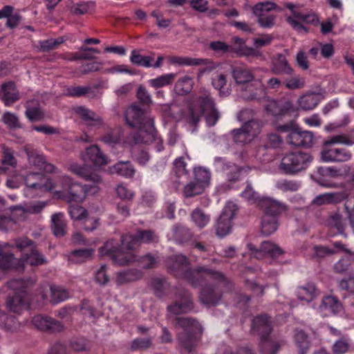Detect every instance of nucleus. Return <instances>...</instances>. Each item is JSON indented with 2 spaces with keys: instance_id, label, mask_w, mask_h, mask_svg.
I'll use <instances>...</instances> for the list:
<instances>
[{
  "instance_id": "393cba45",
  "label": "nucleus",
  "mask_w": 354,
  "mask_h": 354,
  "mask_svg": "<svg viewBox=\"0 0 354 354\" xmlns=\"http://www.w3.org/2000/svg\"><path fill=\"white\" fill-rule=\"evenodd\" d=\"M283 344L281 338L269 335L260 338V351L262 354H276Z\"/></svg>"
},
{
  "instance_id": "3c124183",
  "label": "nucleus",
  "mask_w": 354,
  "mask_h": 354,
  "mask_svg": "<svg viewBox=\"0 0 354 354\" xmlns=\"http://www.w3.org/2000/svg\"><path fill=\"white\" fill-rule=\"evenodd\" d=\"M0 326L8 330H12L17 327L18 321L15 316L9 315L0 310Z\"/></svg>"
},
{
  "instance_id": "de8ad7c7",
  "label": "nucleus",
  "mask_w": 354,
  "mask_h": 354,
  "mask_svg": "<svg viewBox=\"0 0 354 354\" xmlns=\"http://www.w3.org/2000/svg\"><path fill=\"white\" fill-rule=\"evenodd\" d=\"M141 277V273L137 270H129L124 272H120L116 277L117 283L119 285L134 281Z\"/></svg>"
},
{
  "instance_id": "4d7b16f0",
  "label": "nucleus",
  "mask_w": 354,
  "mask_h": 354,
  "mask_svg": "<svg viewBox=\"0 0 354 354\" xmlns=\"http://www.w3.org/2000/svg\"><path fill=\"white\" fill-rule=\"evenodd\" d=\"M205 187L196 181L192 182L187 185L184 189V195L185 197H193L201 194Z\"/></svg>"
},
{
  "instance_id": "49530a36",
  "label": "nucleus",
  "mask_w": 354,
  "mask_h": 354,
  "mask_svg": "<svg viewBox=\"0 0 354 354\" xmlns=\"http://www.w3.org/2000/svg\"><path fill=\"white\" fill-rule=\"evenodd\" d=\"M25 151L27 155L28 162L35 167L41 169V166L44 164V161L46 160L45 157L41 154L37 153L35 150L28 146L25 147Z\"/></svg>"
},
{
  "instance_id": "cd10ccee",
  "label": "nucleus",
  "mask_w": 354,
  "mask_h": 354,
  "mask_svg": "<svg viewBox=\"0 0 354 354\" xmlns=\"http://www.w3.org/2000/svg\"><path fill=\"white\" fill-rule=\"evenodd\" d=\"M271 71L274 75H291L293 73V69L288 64L286 56L283 54H278L272 59Z\"/></svg>"
},
{
  "instance_id": "f704fd0d",
  "label": "nucleus",
  "mask_w": 354,
  "mask_h": 354,
  "mask_svg": "<svg viewBox=\"0 0 354 354\" xmlns=\"http://www.w3.org/2000/svg\"><path fill=\"white\" fill-rule=\"evenodd\" d=\"M51 221L53 234L57 237L63 236L66 233V221L64 214H54L51 217Z\"/></svg>"
},
{
  "instance_id": "6e6552de",
  "label": "nucleus",
  "mask_w": 354,
  "mask_h": 354,
  "mask_svg": "<svg viewBox=\"0 0 354 354\" xmlns=\"http://www.w3.org/2000/svg\"><path fill=\"white\" fill-rule=\"evenodd\" d=\"M9 289L13 290L6 299L7 309L14 313L20 314L24 310L30 308L28 295V283L21 278L14 279L7 283Z\"/></svg>"
},
{
  "instance_id": "a18cd8bd",
  "label": "nucleus",
  "mask_w": 354,
  "mask_h": 354,
  "mask_svg": "<svg viewBox=\"0 0 354 354\" xmlns=\"http://www.w3.org/2000/svg\"><path fill=\"white\" fill-rule=\"evenodd\" d=\"M175 77L176 75L174 73H167L160 75L156 78L151 79L149 82L150 86L154 88H158L171 84Z\"/></svg>"
},
{
  "instance_id": "69168bd1",
  "label": "nucleus",
  "mask_w": 354,
  "mask_h": 354,
  "mask_svg": "<svg viewBox=\"0 0 354 354\" xmlns=\"http://www.w3.org/2000/svg\"><path fill=\"white\" fill-rule=\"evenodd\" d=\"M349 343L346 338L342 337L336 341L333 346V352L334 354H344L348 351Z\"/></svg>"
},
{
  "instance_id": "f257e3e1",
  "label": "nucleus",
  "mask_w": 354,
  "mask_h": 354,
  "mask_svg": "<svg viewBox=\"0 0 354 354\" xmlns=\"http://www.w3.org/2000/svg\"><path fill=\"white\" fill-rule=\"evenodd\" d=\"M157 236L150 230H138L135 234H126L121 236V244L116 240L110 239L99 249L101 256L109 257L115 264L125 266L137 261L132 253L134 248L141 243H149L156 241Z\"/></svg>"
},
{
  "instance_id": "1a4fd4ad",
  "label": "nucleus",
  "mask_w": 354,
  "mask_h": 354,
  "mask_svg": "<svg viewBox=\"0 0 354 354\" xmlns=\"http://www.w3.org/2000/svg\"><path fill=\"white\" fill-rule=\"evenodd\" d=\"M15 245L23 255L20 259L16 258L15 263L17 268H14V270H22L25 264L38 266L46 263L45 257L38 252L37 245L32 240L27 237L19 238L15 239Z\"/></svg>"
},
{
  "instance_id": "0e129e2a",
  "label": "nucleus",
  "mask_w": 354,
  "mask_h": 354,
  "mask_svg": "<svg viewBox=\"0 0 354 354\" xmlns=\"http://www.w3.org/2000/svg\"><path fill=\"white\" fill-rule=\"evenodd\" d=\"M3 121L11 129L21 127L18 117L10 112H6L3 115Z\"/></svg>"
},
{
  "instance_id": "a211bd4d",
  "label": "nucleus",
  "mask_w": 354,
  "mask_h": 354,
  "mask_svg": "<svg viewBox=\"0 0 354 354\" xmlns=\"http://www.w3.org/2000/svg\"><path fill=\"white\" fill-rule=\"evenodd\" d=\"M352 154L346 148L336 147L332 145H324L321 151V158L324 162H346L351 158Z\"/></svg>"
},
{
  "instance_id": "37998d69",
  "label": "nucleus",
  "mask_w": 354,
  "mask_h": 354,
  "mask_svg": "<svg viewBox=\"0 0 354 354\" xmlns=\"http://www.w3.org/2000/svg\"><path fill=\"white\" fill-rule=\"evenodd\" d=\"M195 181L206 187L209 185L211 178L210 171L203 167H196L194 170Z\"/></svg>"
},
{
  "instance_id": "9b49d317",
  "label": "nucleus",
  "mask_w": 354,
  "mask_h": 354,
  "mask_svg": "<svg viewBox=\"0 0 354 354\" xmlns=\"http://www.w3.org/2000/svg\"><path fill=\"white\" fill-rule=\"evenodd\" d=\"M233 77L239 84L245 85L242 97L247 100L259 98L263 93V88L260 81L254 80L252 72L246 68L237 66L232 72Z\"/></svg>"
},
{
  "instance_id": "b1692460",
  "label": "nucleus",
  "mask_w": 354,
  "mask_h": 354,
  "mask_svg": "<svg viewBox=\"0 0 354 354\" xmlns=\"http://www.w3.org/2000/svg\"><path fill=\"white\" fill-rule=\"evenodd\" d=\"M267 111L274 115L277 120H281L286 116H290L294 112L293 104L291 101L284 102L273 101L268 104Z\"/></svg>"
},
{
  "instance_id": "8fccbe9b",
  "label": "nucleus",
  "mask_w": 354,
  "mask_h": 354,
  "mask_svg": "<svg viewBox=\"0 0 354 354\" xmlns=\"http://www.w3.org/2000/svg\"><path fill=\"white\" fill-rule=\"evenodd\" d=\"M192 219L199 228L205 227L209 222V216L199 208L195 209L192 213Z\"/></svg>"
},
{
  "instance_id": "09e8293b",
  "label": "nucleus",
  "mask_w": 354,
  "mask_h": 354,
  "mask_svg": "<svg viewBox=\"0 0 354 354\" xmlns=\"http://www.w3.org/2000/svg\"><path fill=\"white\" fill-rule=\"evenodd\" d=\"M174 237L178 243H183L190 239L192 232L188 228L178 225L174 227Z\"/></svg>"
},
{
  "instance_id": "a19ab883",
  "label": "nucleus",
  "mask_w": 354,
  "mask_h": 354,
  "mask_svg": "<svg viewBox=\"0 0 354 354\" xmlns=\"http://www.w3.org/2000/svg\"><path fill=\"white\" fill-rule=\"evenodd\" d=\"M153 59L151 56H143L136 50L131 51L130 56V61L133 64L145 68L151 67Z\"/></svg>"
},
{
  "instance_id": "e433bc0d",
  "label": "nucleus",
  "mask_w": 354,
  "mask_h": 354,
  "mask_svg": "<svg viewBox=\"0 0 354 354\" xmlns=\"http://www.w3.org/2000/svg\"><path fill=\"white\" fill-rule=\"evenodd\" d=\"M294 340L298 348L299 354H307L310 347V342L306 333L301 330H296Z\"/></svg>"
},
{
  "instance_id": "39448f33",
  "label": "nucleus",
  "mask_w": 354,
  "mask_h": 354,
  "mask_svg": "<svg viewBox=\"0 0 354 354\" xmlns=\"http://www.w3.org/2000/svg\"><path fill=\"white\" fill-rule=\"evenodd\" d=\"M194 104L198 112L189 109L188 122L192 125H196L201 118L205 116L208 127L215 126L220 118V114L211 92L208 90L200 91L195 99Z\"/></svg>"
},
{
  "instance_id": "338daca9",
  "label": "nucleus",
  "mask_w": 354,
  "mask_h": 354,
  "mask_svg": "<svg viewBox=\"0 0 354 354\" xmlns=\"http://www.w3.org/2000/svg\"><path fill=\"white\" fill-rule=\"evenodd\" d=\"M282 143L281 138L277 133H270L267 136L264 145L265 149H277L280 147Z\"/></svg>"
},
{
  "instance_id": "9d476101",
  "label": "nucleus",
  "mask_w": 354,
  "mask_h": 354,
  "mask_svg": "<svg viewBox=\"0 0 354 354\" xmlns=\"http://www.w3.org/2000/svg\"><path fill=\"white\" fill-rule=\"evenodd\" d=\"M313 160L310 153L303 151H292L282 155L279 166V170L287 175H296L306 170Z\"/></svg>"
},
{
  "instance_id": "2f4dec72",
  "label": "nucleus",
  "mask_w": 354,
  "mask_h": 354,
  "mask_svg": "<svg viewBox=\"0 0 354 354\" xmlns=\"http://www.w3.org/2000/svg\"><path fill=\"white\" fill-rule=\"evenodd\" d=\"M346 198V194L343 192L326 193L315 197L313 203L321 205L324 204L338 203Z\"/></svg>"
},
{
  "instance_id": "423d86ee",
  "label": "nucleus",
  "mask_w": 354,
  "mask_h": 354,
  "mask_svg": "<svg viewBox=\"0 0 354 354\" xmlns=\"http://www.w3.org/2000/svg\"><path fill=\"white\" fill-rule=\"evenodd\" d=\"M174 324L176 327L183 328V331L178 335V339L180 346L187 351L192 352L195 349L203 332L200 323L192 318L176 317Z\"/></svg>"
},
{
  "instance_id": "6e6d98bb",
  "label": "nucleus",
  "mask_w": 354,
  "mask_h": 354,
  "mask_svg": "<svg viewBox=\"0 0 354 354\" xmlns=\"http://www.w3.org/2000/svg\"><path fill=\"white\" fill-rule=\"evenodd\" d=\"M344 144L346 145H353L354 144V139L350 138L347 135L345 134H339L335 135L330 137L328 140L324 142V145L326 146L332 145L333 144Z\"/></svg>"
},
{
  "instance_id": "58836bf2",
  "label": "nucleus",
  "mask_w": 354,
  "mask_h": 354,
  "mask_svg": "<svg viewBox=\"0 0 354 354\" xmlns=\"http://www.w3.org/2000/svg\"><path fill=\"white\" fill-rule=\"evenodd\" d=\"M193 87L192 79L185 75L178 79L175 84V91L179 95H185L191 92Z\"/></svg>"
},
{
  "instance_id": "4468645a",
  "label": "nucleus",
  "mask_w": 354,
  "mask_h": 354,
  "mask_svg": "<svg viewBox=\"0 0 354 354\" xmlns=\"http://www.w3.org/2000/svg\"><path fill=\"white\" fill-rule=\"evenodd\" d=\"M26 195L34 196L40 192H49L55 188L54 183L46 176L39 172L28 174L24 178Z\"/></svg>"
},
{
  "instance_id": "7ed1b4c3",
  "label": "nucleus",
  "mask_w": 354,
  "mask_h": 354,
  "mask_svg": "<svg viewBox=\"0 0 354 354\" xmlns=\"http://www.w3.org/2000/svg\"><path fill=\"white\" fill-rule=\"evenodd\" d=\"M167 268L170 274L185 279L188 283L196 288L205 282V274L209 275L213 280L218 283H228V279L225 275L220 272L206 266H198L192 268L188 259L182 254L171 257L167 262Z\"/></svg>"
},
{
  "instance_id": "dca6fc26",
  "label": "nucleus",
  "mask_w": 354,
  "mask_h": 354,
  "mask_svg": "<svg viewBox=\"0 0 354 354\" xmlns=\"http://www.w3.org/2000/svg\"><path fill=\"white\" fill-rule=\"evenodd\" d=\"M237 210V205L234 203H227L216 225V234L218 236L223 238L231 232L232 220Z\"/></svg>"
},
{
  "instance_id": "4c0bfd02",
  "label": "nucleus",
  "mask_w": 354,
  "mask_h": 354,
  "mask_svg": "<svg viewBox=\"0 0 354 354\" xmlns=\"http://www.w3.org/2000/svg\"><path fill=\"white\" fill-rule=\"evenodd\" d=\"M321 307L329 310L333 314L338 313L342 308L339 300L337 297L331 295H327L323 297Z\"/></svg>"
},
{
  "instance_id": "f3484780",
  "label": "nucleus",
  "mask_w": 354,
  "mask_h": 354,
  "mask_svg": "<svg viewBox=\"0 0 354 354\" xmlns=\"http://www.w3.org/2000/svg\"><path fill=\"white\" fill-rule=\"evenodd\" d=\"M205 282L201 286L202 288L200 291L199 299L201 301L207 306H216L221 300L223 292L220 290L217 283L206 284L207 277L212 279L209 275L205 274ZM198 286V287H199Z\"/></svg>"
},
{
  "instance_id": "7c9ffc66",
  "label": "nucleus",
  "mask_w": 354,
  "mask_h": 354,
  "mask_svg": "<svg viewBox=\"0 0 354 354\" xmlns=\"http://www.w3.org/2000/svg\"><path fill=\"white\" fill-rule=\"evenodd\" d=\"M171 62L180 66H210L213 68L214 63L209 59L192 58L189 57L174 56L171 58Z\"/></svg>"
},
{
  "instance_id": "473e14b6",
  "label": "nucleus",
  "mask_w": 354,
  "mask_h": 354,
  "mask_svg": "<svg viewBox=\"0 0 354 354\" xmlns=\"http://www.w3.org/2000/svg\"><path fill=\"white\" fill-rule=\"evenodd\" d=\"M76 113L87 122L88 126L100 127L102 124V119L95 112L84 106H79Z\"/></svg>"
},
{
  "instance_id": "bf43d9fd",
  "label": "nucleus",
  "mask_w": 354,
  "mask_h": 354,
  "mask_svg": "<svg viewBox=\"0 0 354 354\" xmlns=\"http://www.w3.org/2000/svg\"><path fill=\"white\" fill-rule=\"evenodd\" d=\"M64 41V39L62 37L42 40L39 41L40 49L42 51H49L56 49Z\"/></svg>"
},
{
  "instance_id": "c85d7f7f",
  "label": "nucleus",
  "mask_w": 354,
  "mask_h": 354,
  "mask_svg": "<svg viewBox=\"0 0 354 354\" xmlns=\"http://www.w3.org/2000/svg\"><path fill=\"white\" fill-rule=\"evenodd\" d=\"M323 100V97L319 93L309 92L302 96L298 100L299 105L304 110L314 109Z\"/></svg>"
},
{
  "instance_id": "13d9d810",
  "label": "nucleus",
  "mask_w": 354,
  "mask_h": 354,
  "mask_svg": "<svg viewBox=\"0 0 354 354\" xmlns=\"http://www.w3.org/2000/svg\"><path fill=\"white\" fill-rule=\"evenodd\" d=\"M68 214L73 220H82L87 216V210L78 205H71L68 207Z\"/></svg>"
},
{
  "instance_id": "052dcab7",
  "label": "nucleus",
  "mask_w": 354,
  "mask_h": 354,
  "mask_svg": "<svg viewBox=\"0 0 354 354\" xmlns=\"http://www.w3.org/2000/svg\"><path fill=\"white\" fill-rule=\"evenodd\" d=\"M241 196L250 203H257L258 206L259 201L266 198L260 197L259 195L256 192H254L250 186H247L245 190L241 192Z\"/></svg>"
},
{
  "instance_id": "bb28decb",
  "label": "nucleus",
  "mask_w": 354,
  "mask_h": 354,
  "mask_svg": "<svg viewBox=\"0 0 354 354\" xmlns=\"http://www.w3.org/2000/svg\"><path fill=\"white\" fill-rule=\"evenodd\" d=\"M318 176L316 182L325 187H331L334 184L328 178H335L339 176V170L333 167H320L317 169Z\"/></svg>"
},
{
  "instance_id": "c03bdc74",
  "label": "nucleus",
  "mask_w": 354,
  "mask_h": 354,
  "mask_svg": "<svg viewBox=\"0 0 354 354\" xmlns=\"http://www.w3.org/2000/svg\"><path fill=\"white\" fill-rule=\"evenodd\" d=\"M262 126L263 123L261 120L257 119H251L245 122L242 127L244 128L245 131L248 132V134L253 140L260 133Z\"/></svg>"
},
{
  "instance_id": "680f3d73",
  "label": "nucleus",
  "mask_w": 354,
  "mask_h": 354,
  "mask_svg": "<svg viewBox=\"0 0 354 354\" xmlns=\"http://www.w3.org/2000/svg\"><path fill=\"white\" fill-rule=\"evenodd\" d=\"M25 115L30 122L41 121L44 118V114L38 107H28Z\"/></svg>"
},
{
  "instance_id": "ddd939ff",
  "label": "nucleus",
  "mask_w": 354,
  "mask_h": 354,
  "mask_svg": "<svg viewBox=\"0 0 354 354\" xmlns=\"http://www.w3.org/2000/svg\"><path fill=\"white\" fill-rule=\"evenodd\" d=\"M277 131L288 133L286 140L289 145L295 147H310L313 144V133L308 131H301L293 120L278 125Z\"/></svg>"
},
{
  "instance_id": "c9c22d12",
  "label": "nucleus",
  "mask_w": 354,
  "mask_h": 354,
  "mask_svg": "<svg viewBox=\"0 0 354 354\" xmlns=\"http://www.w3.org/2000/svg\"><path fill=\"white\" fill-rule=\"evenodd\" d=\"M93 253L94 250L92 248L74 250L70 252L68 259L73 263H80L90 259Z\"/></svg>"
},
{
  "instance_id": "774afa93",
  "label": "nucleus",
  "mask_w": 354,
  "mask_h": 354,
  "mask_svg": "<svg viewBox=\"0 0 354 354\" xmlns=\"http://www.w3.org/2000/svg\"><path fill=\"white\" fill-rule=\"evenodd\" d=\"M151 338H136L132 342L131 349L132 351L147 349L151 346Z\"/></svg>"
},
{
  "instance_id": "864d4df0",
  "label": "nucleus",
  "mask_w": 354,
  "mask_h": 354,
  "mask_svg": "<svg viewBox=\"0 0 354 354\" xmlns=\"http://www.w3.org/2000/svg\"><path fill=\"white\" fill-rule=\"evenodd\" d=\"M272 10L278 11L282 10V9L274 3L271 1H265L257 3L253 8V12L254 15H259L262 13H268L269 11Z\"/></svg>"
},
{
  "instance_id": "6ab92c4d",
  "label": "nucleus",
  "mask_w": 354,
  "mask_h": 354,
  "mask_svg": "<svg viewBox=\"0 0 354 354\" xmlns=\"http://www.w3.org/2000/svg\"><path fill=\"white\" fill-rule=\"evenodd\" d=\"M248 248L251 255L257 259H262L265 256L275 259L283 253L281 248L270 241H263L259 249L251 243L248 245Z\"/></svg>"
},
{
  "instance_id": "f03ea898",
  "label": "nucleus",
  "mask_w": 354,
  "mask_h": 354,
  "mask_svg": "<svg viewBox=\"0 0 354 354\" xmlns=\"http://www.w3.org/2000/svg\"><path fill=\"white\" fill-rule=\"evenodd\" d=\"M71 170L73 173L85 179L88 183L82 185L73 182L67 176H62L59 181L62 189L57 192L59 198L70 203L72 202L81 203L86 195H93L98 192V184L102 181L101 176L98 174L78 164H72Z\"/></svg>"
},
{
  "instance_id": "412c9836",
  "label": "nucleus",
  "mask_w": 354,
  "mask_h": 354,
  "mask_svg": "<svg viewBox=\"0 0 354 354\" xmlns=\"http://www.w3.org/2000/svg\"><path fill=\"white\" fill-rule=\"evenodd\" d=\"M32 322L38 329L50 333L60 332L64 328L60 322L43 315L34 316Z\"/></svg>"
},
{
  "instance_id": "c756f323",
  "label": "nucleus",
  "mask_w": 354,
  "mask_h": 354,
  "mask_svg": "<svg viewBox=\"0 0 354 354\" xmlns=\"http://www.w3.org/2000/svg\"><path fill=\"white\" fill-rule=\"evenodd\" d=\"M110 173L126 178H132L136 170L129 161H118L109 168Z\"/></svg>"
},
{
  "instance_id": "aec40b11",
  "label": "nucleus",
  "mask_w": 354,
  "mask_h": 354,
  "mask_svg": "<svg viewBox=\"0 0 354 354\" xmlns=\"http://www.w3.org/2000/svg\"><path fill=\"white\" fill-rule=\"evenodd\" d=\"M214 167L217 171L224 173L229 181L236 182L240 177L241 169L236 165L227 161L225 158L216 157Z\"/></svg>"
},
{
  "instance_id": "4be33fe9",
  "label": "nucleus",
  "mask_w": 354,
  "mask_h": 354,
  "mask_svg": "<svg viewBox=\"0 0 354 354\" xmlns=\"http://www.w3.org/2000/svg\"><path fill=\"white\" fill-rule=\"evenodd\" d=\"M82 158L85 162L95 167H101L108 163L107 157L102 153L97 145H91L87 147Z\"/></svg>"
},
{
  "instance_id": "f8f14e48",
  "label": "nucleus",
  "mask_w": 354,
  "mask_h": 354,
  "mask_svg": "<svg viewBox=\"0 0 354 354\" xmlns=\"http://www.w3.org/2000/svg\"><path fill=\"white\" fill-rule=\"evenodd\" d=\"M284 7L291 12V15L287 17V22L297 32H308L309 29L306 24H311L315 26L319 24L317 15L313 11L304 12L300 10L297 5L292 3H286Z\"/></svg>"
},
{
  "instance_id": "ea45409f",
  "label": "nucleus",
  "mask_w": 354,
  "mask_h": 354,
  "mask_svg": "<svg viewBox=\"0 0 354 354\" xmlns=\"http://www.w3.org/2000/svg\"><path fill=\"white\" fill-rule=\"evenodd\" d=\"M317 289L313 283H308L306 286L300 287L297 291L298 298L300 300L309 302L317 295Z\"/></svg>"
},
{
  "instance_id": "20e7f679",
  "label": "nucleus",
  "mask_w": 354,
  "mask_h": 354,
  "mask_svg": "<svg viewBox=\"0 0 354 354\" xmlns=\"http://www.w3.org/2000/svg\"><path fill=\"white\" fill-rule=\"evenodd\" d=\"M127 124L138 129L133 136L135 145L139 142H147L145 140V134H147L150 139L155 137V127L153 119L149 116L146 109H142L138 104L131 105L124 114Z\"/></svg>"
},
{
  "instance_id": "5fc2aeb1",
  "label": "nucleus",
  "mask_w": 354,
  "mask_h": 354,
  "mask_svg": "<svg viewBox=\"0 0 354 354\" xmlns=\"http://www.w3.org/2000/svg\"><path fill=\"white\" fill-rule=\"evenodd\" d=\"M93 1H81L75 3L71 8V12L75 15H84L91 9L94 8Z\"/></svg>"
},
{
  "instance_id": "e2e57ef3",
  "label": "nucleus",
  "mask_w": 354,
  "mask_h": 354,
  "mask_svg": "<svg viewBox=\"0 0 354 354\" xmlns=\"http://www.w3.org/2000/svg\"><path fill=\"white\" fill-rule=\"evenodd\" d=\"M258 16L259 25L264 28H270L274 24L275 17L270 13L256 15Z\"/></svg>"
},
{
  "instance_id": "72a5a7b5",
  "label": "nucleus",
  "mask_w": 354,
  "mask_h": 354,
  "mask_svg": "<svg viewBox=\"0 0 354 354\" xmlns=\"http://www.w3.org/2000/svg\"><path fill=\"white\" fill-rule=\"evenodd\" d=\"M150 285L154 291L155 295L159 298L165 297L169 290V283L164 278H153L151 280Z\"/></svg>"
},
{
  "instance_id": "0eeeda50",
  "label": "nucleus",
  "mask_w": 354,
  "mask_h": 354,
  "mask_svg": "<svg viewBox=\"0 0 354 354\" xmlns=\"http://www.w3.org/2000/svg\"><path fill=\"white\" fill-rule=\"evenodd\" d=\"M259 207L263 211L261 230L262 234L269 236L278 227V216L286 210V205L271 198L261 199Z\"/></svg>"
},
{
  "instance_id": "a878e982",
  "label": "nucleus",
  "mask_w": 354,
  "mask_h": 354,
  "mask_svg": "<svg viewBox=\"0 0 354 354\" xmlns=\"http://www.w3.org/2000/svg\"><path fill=\"white\" fill-rule=\"evenodd\" d=\"M0 95L6 106L12 105L19 100V93L13 82H6L1 85Z\"/></svg>"
},
{
  "instance_id": "2eb2a0df",
  "label": "nucleus",
  "mask_w": 354,
  "mask_h": 354,
  "mask_svg": "<svg viewBox=\"0 0 354 354\" xmlns=\"http://www.w3.org/2000/svg\"><path fill=\"white\" fill-rule=\"evenodd\" d=\"M174 294L175 300L167 308L169 313L178 315L187 313L193 309V301L189 291L183 288H176Z\"/></svg>"
},
{
  "instance_id": "5701e85b",
  "label": "nucleus",
  "mask_w": 354,
  "mask_h": 354,
  "mask_svg": "<svg viewBox=\"0 0 354 354\" xmlns=\"http://www.w3.org/2000/svg\"><path fill=\"white\" fill-rule=\"evenodd\" d=\"M252 330L259 335L260 338L270 335L272 330L270 317L267 315H259L254 317L252 322Z\"/></svg>"
},
{
  "instance_id": "79ce46f5",
  "label": "nucleus",
  "mask_w": 354,
  "mask_h": 354,
  "mask_svg": "<svg viewBox=\"0 0 354 354\" xmlns=\"http://www.w3.org/2000/svg\"><path fill=\"white\" fill-rule=\"evenodd\" d=\"M50 292L51 301L54 304L64 301L69 297L68 291L59 286H51Z\"/></svg>"
},
{
  "instance_id": "603ef678",
  "label": "nucleus",
  "mask_w": 354,
  "mask_h": 354,
  "mask_svg": "<svg viewBox=\"0 0 354 354\" xmlns=\"http://www.w3.org/2000/svg\"><path fill=\"white\" fill-rule=\"evenodd\" d=\"M231 133L233 137V140L237 144L244 145L252 140L248 132L245 131L243 127L239 129H233Z\"/></svg>"
}]
</instances>
